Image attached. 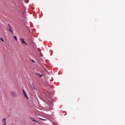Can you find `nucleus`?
Masks as SVG:
<instances>
[{
    "mask_svg": "<svg viewBox=\"0 0 125 125\" xmlns=\"http://www.w3.org/2000/svg\"><path fill=\"white\" fill-rule=\"evenodd\" d=\"M20 42H21L22 44H25V45H28V43H27V42H25V39H23V38H21L20 39Z\"/></svg>",
    "mask_w": 125,
    "mask_h": 125,
    "instance_id": "obj_1",
    "label": "nucleus"
},
{
    "mask_svg": "<svg viewBox=\"0 0 125 125\" xmlns=\"http://www.w3.org/2000/svg\"><path fill=\"white\" fill-rule=\"evenodd\" d=\"M22 92L23 93L24 97L26 98V99H29V97H28V95H27V93L24 89H22Z\"/></svg>",
    "mask_w": 125,
    "mask_h": 125,
    "instance_id": "obj_2",
    "label": "nucleus"
},
{
    "mask_svg": "<svg viewBox=\"0 0 125 125\" xmlns=\"http://www.w3.org/2000/svg\"><path fill=\"white\" fill-rule=\"evenodd\" d=\"M8 26L9 27V31H10L12 34H13V28H12V26H11L9 23L8 24Z\"/></svg>",
    "mask_w": 125,
    "mask_h": 125,
    "instance_id": "obj_3",
    "label": "nucleus"
},
{
    "mask_svg": "<svg viewBox=\"0 0 125 125\" xmlns=\"http://www.w3.org/2000/svg\"><path fill=\"white\" fill-rule=\"evenodd\" d=\"M11 94L13 97H17V94H16V92L14 91H12Z\"/></svg>",
    "mask_w": 125,
    "mask_h": 125,
    "instance_id": "obj_4",
    "label": "nucleus"
},
{
    "mask_svg": "<svg viewBox=\"0 0 125 125\" xmlns=\"http://www.w3.org/2000/svg\"><path fill=\"white\" fill-rule=\"evenodd\" d=\"M2 125H6V118L2 119Z\"/></svg>",
    "mask_w": 125,
    "mask_h": 125,
    "instance_id": "obj_5",
    "label": "nucleus"
},
{
    "mask_svg": "<svg viewBox=\"0 0 125 125\" xmlns=\"http://www.w3.org/2000/svg\"><path fill=\"white\" fill-rule=\"evenodd\" d=\"M31 119L32 120V122H35L36 123H38V124H41L40 122L37 121L35 118H31Z\"/></svg>",
    "mask_w": 125,
    "mask_h": 125,
    "instance_id": "obj_6",
    "label": "nucleus"
},
{
    "mask_svg": "<svg viewBox=\"0 0 125 125\" xmlns=\"http://www.w3.org/2000/svg\"><path fill=\"white\" fill-rule=\"evenodd\" d=\"M36 74L37 75L39 76L40 78H42V74H40L38 73H36Z\"/></svg>",
    "mask_w": 125,
    "mask_h": 125,
    "instance_id": "obj_7",
    "label": "nucleus"
},
{
    "mask_svg": "<svg viewBox=\"0 0 125 125\" xmlns=\"http://www.w3.org/2000/svg\"><path fill=\"white\" fill-rule=\"evenodd\" d=\"M39 119L41 120L42 121H47L46 119H42V118H39Z\"/></svg>",
    "mask_w": 125,
    "mask_h": 125,
    "instance_id": "obj_8",
    "label": "nucleus"
},
{
    "mask_svg": "<svg viewBox=\"0 0 125 125\" xmlns=\"http://www.w3.org/2000/svg\"><path fill=\"white\" fill-rule=\"evenodd\" d=\"M32 88H33V89H35V86L34 85V84L32 85V86H31Z\"/></svg>",
    "mask_w": 125,
    "mask_h": 125,
    "instance_id": "obj_9",
    "label": "nucleus"
},
{
    "mask_svg": "<svg viewBox=\"0 0 125 125\" xmlns=\"http://www.w3.org/2000/svg\"><path fill=\"white\" fill-rule=\"evenodd\" d=\"M14 38L15 41H17V37L14 36Z\"/></svg>",
    "mask_w": 125,
    "mask_h": 125,
    "instance_id": "obj_10",
    "label": "nucleus"
},
{
    "mask_svg": "<svg viewBox=\"0 0 125 125\" xmlns=\"http://www.w3.org/2000/svg\"><path fill=\"white\" fill-rule=\"evenodd\" d=\"M0 41H1V42H4V41L3 40V39L2 38H0Z\"/></svg>",
    "mask_w": 125,
    "mask_h": 125,
    "instance_id": "obj_11",
    "label": "nucleus"
},
{
    "mask_svg": "<svg viewBox=\"0 0 125 125\" xmlns=\"http://www.w3.org/2000/svg\"><path fill=\"white\" fill-rule=\"evenodd\" d=\"M32 62H35V61H34V60H32Z\"/></svg>",
    "mask_w": 125,
    "mask_h": 125,
    "instance_id": "obj_12",
    "label": "nucleus"
}]
</instances>
